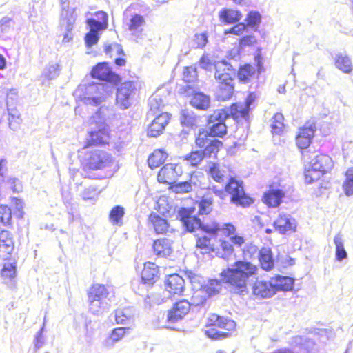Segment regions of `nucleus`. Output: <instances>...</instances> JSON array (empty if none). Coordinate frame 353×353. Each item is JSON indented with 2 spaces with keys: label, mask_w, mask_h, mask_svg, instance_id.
Returning <instances> with one entry per match:
<instances>
[{
  "label": "nucleus",
  "mask_w": 353,
  "mask_h": 353,
  "mask_svg": "<svg viewBox=\"0 0 353 353\" xmlns=\"http://www.w3.org/2000/svg\"><path fill=\"white\" fill-rule=\"evenodd\" d=\"M256 100V96L254 93H249L246 97L243 103H233L230 104L228 112V118L232 117L234 121L241 120L248 121L250 118V112L252 106H254Z\"/></svg>",
  "instance_id": "obj_13"
},
{
  "label": "nucleus",
  "mask_w": 353,
  "mask_h": 353,
  "mask_svg": "<svg viewBox=\"0 0 353 353\" xmlns=\"http://www.w3.org/2000/svg\"><path fill=\"white\" fill-rule=\"evenodd\" d=\"M75 9H72L70 13H67L61 17L60 28L62 31H73L76 21Z\"/></svg>",
  "instance_id": "obj_46"
},
{
  "label": "nucleus",
  "mask_w": 353,
  "mask_h": 353,
  "mask_svg": "<svg viewBox=\"0 0 353 353\" xmlns=\"http://www.w3.org/2000/svg\"><path fill=\"white\" fill-rule=\"evenodd\" d=\"M180 123L183 127L196 128L197 127V118L192 112L183 110L181 112Z\"/></svg>",
  "instance_id": "obj_45"
},
{
  "label": "nucleus",
  "mask_w": 353,
  "mask_h": 353,
  "mask_svg": "<svg viewBox=\"0 0 353 353\" xmlns=\"http://www.w3.org/2000/svg\"><path fill=\"white\" fill-rule=\"evenodd\" d=\"M5 261L8 262L3 265L0 271V275L5 282L12 283L17 276V261L15 258H11V259Z\"/></svg>",
  "instance_id": "obj_34"
},
{
  "label": "nucleus",
  "mask_w": 353,
  "mask_h": 353,
  "mask_svg": "<svg viewBox=\"0 0 353 353\" xmlns=\"http://www.w3.org/2000/svg\"><path fill=\"white\" fill-rule=\"evenodd\" d=\"M89 138L85 141L83 148H88L97 145H108L110 142V130L107 125L92 130L88 133Z\"/></svg>",
  "instance_id": "obj_18"
},
{
  "label": "nucleus",
  "mask_w": 353,
  "mask_h": 353,
  "mask_svg": "<svg viewBox=\"0 0 353 353\" xmlns=\"http://www.w3.org/2000/svg\"><path fill=\"white\" fill-rule=\"evenodd\" d=\"M316 130V123L311 121H307L298 129L295 137V143L301 150V159L303 161H308L310 159L311 152L308 148L314 137Z\"/></svg>",
  "instance_id": "obj_9"
},
{
  "label": "nucleus",
  "mask_w": 353,
  "mask_h": 353,
  "mask_svg": "<svg viewBox=\"0 0 353 353\" xmlns=\"http://www.w3.org/2000/svg\"><path fill=\"white\" fill-rule=\"evenodd\" d=\"M14 235L7 230H0V259L14 258Z\"/></svg>",
  "instance_id": "obj_17"
},
{
  "label": "nucleus",
  "mask_w": 353,
  "mask_h": 353,
  "mask_svg": "<svg viewBox=\"0 0 353 353\" xmlns=\"http://www.w3.org/2000/svg\"><path fill=\"white\" fill-rule=\"evenodd\" d=\"M220 283L218 281H212L210 283V285L206 287V292L210 295H212L219 292L220 289Z\"/></svg>",
  "instance_id": "obj_61"
},
{
  "label": "nucleus",
  "mask_w": 353,
  "mask_h": 353,
  "mask_svg": "<svg viewBox=\"0 0 353 353\" xmlns=\"http://www.w3.org/2000/svg\"><path fill=\"white\" fill-rule=\"evenodd\" d=\"M194 144L201 150L192 151L183 157L192 166H197L205 158L216 159L218 153L223 148V143L221 140L207 142L205 134L203 133L196 134Z\"/></svg>",
  "instance_id": "obj_4"
},
{
  "label": "nucleus",
  "mask_w": 353,
  "mask_h": 353,
  "mask_svg": "<svg viewBox=\"0 0 353 353\" xmlns=\"http://www.w3.org/2000/svg\"><path fill=\"white\" fill-rule=\"evenodd\" d=\"M139 87L134 81H125L117 88L116 105L121 110L130 108L138 96Z\"/></svg>",
  "instance_id": "obj_11"
},
{
  "label": "nucleus",
  "mask_w": 353,
  "mask_h": 353,
  "mask_svg": "<svg viewBox=\"0 0 353 353\" xmlns=\"http://www.w3.org/2000/svg\"><path fill=\"white\" fill-rule=\"evenodd\" d=\"M246 29V25L244 23H239L228 30L225 31V34H233L236 35H241Z\"/></svg>",
  "instance_id": "obj_59"
},
{
  "label": "nucleus",
  "mask_w": 353,
  "mask_h": 353,
  "mask_svg": "<svg viewBox=\"0 0 353 353\" xmlns=\"http://www.w3.org/2000/svg\"><path fill=\"white\" fill-rule=\"evenodd\" d=\"M258 268L252 263L243 260L235 261L231 268L224 269L220 274L221 280L228 284L236 293L247 289L248 279L257 273Z\"/></svg>",
  "instance_id": "obj_2"
},
{
  "label": "nucleus",
  "mask_w": 353,
  "mask_h": 353,
  "mask_svg": "<svg viewBox=\"0 0 353 353\" xmlns=\"http://www.w3.org/2000/svg\"><path fill=\"white\" fill-rule=\"evenodd\" d=\"M94 15L98 20L94 19H89L86 23L90 26L91 31L97 32L100 30H105L108 27V14L103 11H97Z\"/></svg>",
  "instance_id": "obj_37"
},
{
  "label": "nucleus",
  "mask_w": 353,
  "mask_h": 353,
  "mask_svg": "<svg viewBox=\"0 0 353 353\" xmlns=\"http://www.w3.org/2000/svg\"><path fill=\"white\" fill-rule=\"evenodd\" d=\"M109 292L102 284H92L88 291V298L90 305L101 307L104 300L108 298Z\"/></svg>",
  "instance_id": "obj_24"
},
{
  "label": "nucleus",
  "mask_w": 353,
  "mask_h": 353,
  "mask_svg": "<svg viewBox=\"0 0 353 353\" xmlns=\"http://www.w3.org/2000/svg\"><path fill=\"white\" fill-rule=\"evenodd\" d=\"M343 188L347 196L353 194V180L345 179L343 182Z\"/></svg>",
  "instance_id": "obj_63"
},
{
  "label": "nucleus",
  "mask_w": 353,
  "mask_h": 353,
  "mask_svg": "<svg viewBox=\"0 0 353 353\" xmlns=\"http://www.w3.org/2000/svg\"><path fill=\"white\" fill-rule=\"evenodd\" d=\"M124 215V209L120 205L114 206L110 212L109 219L114 225H121Z\"/></svg>",
  "instance_id": "obj_50"
},
{
  "label": "nucleus",
  "mask_w": 353,
  "mask_h": 353,
  "mask_svg": "<svg viewBox=\"0 0 353 353\" xmlns=\"http://www.w3.org/2000/svg\"><path fill=\"white\" fill-rule=\"evenodd\" d=\"M104 52L110 58L117 56L114 61L117 66L121 67L125 65L127 63L126 54L120 44L117 43L109 44L105 47Z\"/></svg>",
  "instance_id": "obj_31"
},
{
  "label": "nucleus",
  "mask_w": 353,
  "mask_h": 353,
  "mask_svg": "<svg viewBox=\"0 0 353 353\" xmlns=\"http://www.w3.org/2000/svg\"><path fill=\"white\" fill-rule=\"evenodd\" d=\"M254 60L256 63V68L250 63H245L239 67L236 77L240 83H248L251 82L263 70L262 57L257 54Z\"/></svg>",
  "instance_id": "obj_14"
},
{
  "label": "nucleus",
  "mask_w": 353,
  "mask_h": 353,
  "mask_svg": "<svg viewBox=\"0 0 353 353\" xmlns=\"http://www.w3.org/2000/svg\"><path fill=\"white\" fill-rule=\"evenodd\" d=\"M256 39H254V37L252 35H246V36H244L243 37H241L240 39H239V45L241 47L243 48V47H245L247 46H252L253 45L254 43H256Z\"/></svg>",
  "instance_id": "obj_62"
},
{
  "label": "nucleus",
  "mask_w": 353,
  "mask_h": 353,
  "mask_svg": "<svg viewBox=\"0 0 353 353\" xmlns=\"http://www.w3.org/2000/svg\"><path fill=\"white\" fill-rule=\"evenodd\" d=\"M114 163V158L110 153L102 150H94L87 154L82 167L85 171L103 170L110 168Z\"/></svg>",
  "instance_id": "obj_10"
},
{
  "label": "nucleus",
  "mask_w": 353,
  "mask_h": 353,
  "mask_svg": "<svg viewBox=\"0 0 353 353\" xmlns=\"http://www.w3.org/2000/svg\"><path fill=\"white\" fill-rule=\"evenodd\" d=\"M290 189V187L284 183L283 179L275 177V180L269 184L268 189L263 193L262 201L268 208H277Z\"/></svg>",
  "instance_id": "obj_7"
},
{
  "label": "nucleus",
  "mask_w": 353,
  "mask_h": 353,
  "mask_svg": "<svg viewBox=\"0 0 353 353\" xmlns=\"http://www.w3.org/2000/svg\"><path fill=\"white\" fill-rule=\"evenodd\" d=\"M168 157V153L164 149H155L148 158V164L151 169L162 165Z\"/></svg>",
  "instance_id": "obj_38"
},
{
  "label": "nucleus",
  "mask_w": 353,
  "mask_h": 353,
  "mask_svg": "<svg viewBox=\"0 0 353 353\" xmlns=\"http://www.w3.org/2000/svg\"><path fill=\"white\" fill-rule=\"evenodd\" d=\"M148 224L157 235L166 234L170 231L168 220L155 212L148 215Z\"/></svg>",
  "instance_id": "obj_29"
},
{
  "label": "nucleus",
  "mask_w": 353,
  "mask_h": 353,
  "mask_svg": "<svg viewBox=\"0 0 353 353\" xmlns=\"http://www.w3.org/2000/svg\"><path fill=\"white\" fill-rule=\"evenodd\" d=\"M145 23L144 17L139 14H134L132 16L129 24L128 29L131 32H136L141 30Z\"/></svg>",
  "instance_id": "obj_49"
},
{
  "label": "nucleus",
  "mask_w": 353,
  "mask_h": 353,
  "mask_svg": "<svg viewBox=\"0 0 353 353\" xmlns=\"http://www.w3.org/2000/svg\"><path fill=\"white\" fill-rule=\"evenodd\" d=\"M219 246L213 243L211 237L202 235L196 239L195 247L202 253H215L222 259H226L232 256L234 252V246L241 248L245 242L243 236L236 234V228L234 225L232 234L228 236L223 230L219 231Z\"/></svg>",
  "instance_id": "obj_1"
},
{
  "label": "nucleus",
  "mask_w": 353,
  "mask_h": 353,
  "mask_svg": "<svg viewBox=\"0 0 353 353\" xmlns=\"http://www.w3.org/2000/svg\"><path fill=\"white\" fill-rule=\"evenodd\" d=\"M191 304L188 300L181 299L175 302L168 311L167 321L176 323L181 320L190 310Z\"/></svg>",
  "instance_id": "obj_22"
},
{
  "label": "nucleus",
  "mask_w": 353,
  "mask_h": 353,
  "mask_svg": "<svg viewBox=\"0 0 353 353\" xmlns=\"http://www.w3.org/2000/svg\"><path fill=\"white\" fill-rule=\"evenodd\" d=\"M199 65L203 70L211 71L212 69L215 71V65L216 61H212L208 54H203L199 59Z\"/></svg>",
  "instance_id": "obj_56"
},
{
  "label": "nucleus",
  "mask_w": 353,
  "mask_h": 353,
  "mask_svg": "<svg viewBox=\"0 0 353 353\" xmlns=\"http://www.w3.org/2000/svg\"><path fill=\"white\" fill-rule=\"evenodd\" d=\"M130 330L131 328L130 327H118L114 328L107 339L106 345H110L123 340L130 334Z\"/></svg>",
  "instance_id": "obj_40"
},
{
  "label": "nucleus",
  "mask_w": 353,
  "mask_h": 353,
  "mask_svg": "<svg viewBox=\"0 0 353 353\" xmlns=\"http://www.w3.org/2000/svg\"><path fill=\"white\" fill-rule=\"evenodd\" d=\"M216 83L214 95L218 100L225 101L232 99L234 94V80L216 81Z\"/></svg>",
  "instance_id": "obj_28"
},
{
  "label": "nucleus",
  "mask_w": 353,
  "mask_h": 353,
  "mask_svg": "<svg viewBox=\"0 0 353 353\" xmlns=\"http://www.w3.org/2000/svg\"><path fill=\"white\" fill-rule=\"evenodd\" d=\"M252 294L256 299H266L274 294L271 281L256 280L252 286Z\"/></svg>",
  "instance_id": "obj_30"
},
{
  "label": "nucleus",
  "mask_w": 353,
  "mask_h": 353,
  "mask_svg": "<svg viewBox=\"0 0 353 353\" xmlns=\"http://www.w3.org/2000/svg\"><path fill=\"white\" fill-rule=\"evenodd\" d=\"M148 105L149 109L148 110L147 115L153 117L162 110L165 106V103L159 94L154 93L149 98Z\"/></svg>",
  "instance_id": "obj_42"
},
{
  "label": "nucleus",
  "mask_w": 353,
  "mask_h": 353,
  "mask_svg": "<svg viewBox=\"0 0 353 353\" xmlns=\"http://www.w3.org/2000/svg\"><path fill=\"white\" fill-rule=\"evenodd\" d=\"M334 63L336 67L345 74L351 73L353 70L351 60L347 55L338 54Z\"/></svg>",
  "instance_id": "obj_43"
},
{
  "label": "nucleus",
  "mask_w": 353,
  "mask_h": 353,
  "mask_svg": "<svg viewBox=\"0 0 353 353\" xmlns=\"http://www.w3.org/2000/svg\"><path fill=\"white\" fill-rule=\"evenodd\" d=\"M171 114L166 112L159 113L148 125L147 135L151 137H157L164 132L166 126L170 123Z\"/></svg>",
  "instance_id": "obj_19"
},
{
  "label": "nucleus",
  "mask_w": 353,
  "mask_h": 353,
  "mask_svg": "<svg viewBox=\"0 0 353 353\" xmlns=\"http://www.w3.org/2000/svg\"><path fill=\"white\" fill-rule=\"evenodd\" d=\"M192 182L185 181L183 182L176 183V181L170 186V188L176 194L188 193L192 190Z\"/></svg>",
  "instance_id": "obj_51"
},
{
  "label": "nucleus",
  "mask_w": 353,
  "mask_h": 353,
  "mask_svg": "<svg viewBox=\"0 0 353 353\" xmlns=\"http://www.w3.org/2000/svg\"><path fill=\"white\" fill-rule=\"evenodd\" d=\"M195 208H183L180 210L181 219L187 230L194 232L200 229L202 232L212 236H217L219 231L223 230L228 236L232 234L234 224L225 223L221 224L218 221L213 219L207 223H202L201 219L195 214Z\"/></svg>",
  "instance_id": "obj_3"
},
{
  "label": "nucleus",
  "mask_w": 353,
  "mask_h": 353,
  "mask_svg": "<svg viewBox=\"0 0 353 353\" xmlns=\"http://www.w3.org/2000/svg\"><path fill=\"white\" fill-rule=\"evenodd\" d=\"M274 228L281 234H288L294 232L296 230L295 219L286 213L278 215L273 223Z\"/></svg>",
  "instance_id": "obj_23"
},
{
  "label": "nucleus",
  "mask_w": 353,
  "mask_h": 353,
  "mask_svg": "<svg viewBox=\"0 0 353 353\" xmlns=\"http://www.w3.org/2000/svg\"><path fill=\"white\" fill-rule=\"evenodd\" d=\"M159 267L154 262L146 261L143 263L140 273L141 282L148 286H152L160 279Z\"/></svg>",
  "instance_id": "obj_21"
},
{
  "label": "nucleus",
  "mask_w": 353,
  "mask_h": 353,
  "mask_svg": "<svg viewBox=\"0 0 353 353\" xmlns=\"http://www.w3.org/2000/svg\"><path fill=\"white\" fill-rule=\"evenodd\" d=\"M194 41L197 48L204 47L208 42V36L206 33L203 32L195 34Z\"/></svg>",
  "instance_id": "obj_60"
},
{
  "label": "nucleus",
  "mask_w": 353,
  "mask_h": 353,
  "mask_svg": "<svg viewBox=\"0 0 353 353\" xmlns=\"http://www.w3.org/2000/svg\"><path fill=\"white\" fill-rule=\"evenodd\" d=\"M12 19L8 17H4L0 20V29L1 31L6 30L10 28Z\"/></svg>",
  "instance_id": "obj_64"
},
{
  "label": "nucleus",
  "mask_w": 353,
  "mask_h": 353,
  "mask_svg": "<svg viewBox=\"0 0 353 353\" xmlns=\"http://www.w3.org/2000/svg\"><path fill=\"white\" fill-rule=\"evenodd\" d=\"M99 39V36L97 32L90 30L85 36V42L88 47L90 48L96 44Z\"/></svg>",
  "instance_id": "obj_58"
},
{
  "label": "nucleus",
  "mask_w": 353,
  "mask_h": 353,
  "mask_svg": "<svg viewBox=\"0 0 353 353\" xmlns=\"http://www.w3.org/2000/svg\"><path fill=\"white\" fill-rule=\"evenodd\" d=\"M90 75L92 79L114 85H118L121 81V77L112 70L106 61L95 64L90 70Z\"/></svg>",
  "instance_id": "obj_12"
},
{
  "label": "nucleus",
  "mask_w": 353,
  "mask_h": 353,
  "mask_svg": "<svg viewBox=\"0 0 353 353\" xmlns=\"http://www.w3.org/2000/svg\"><path fill=\"white\" fill-rule=\"evenodd\" d=\"M271 132L274 134L281 135L283 133L285 129L284 117L280 112L274 114L271 119Z\"/></svg>",
  "instance_id": "obj_44"
},
{
  "label": "nucleus",
  "mask_w": 353,
  "mask_h": 353,
  "mask_svg": "<svg viewBox=\"0 0 353 353\" xmlns=\"http://www.w3.org/2000/svg\"><path fill=\"white\" fill-rule=\"evenodd\" d=\"M182 174L183 169L180 163H170L161 168L157 174V181L160 183L172 185Z\"/></svg>",
  "instance_id": "obj_15"
},
{
  "label": "nucleus",
  "mask_w": 353,
  "mask_h": 353,
  "mask_svg": "<svg viewBox=\"0 0 353 353\" xmlns=\"http://www.w3.org/2000/svg\"><path fill=\"white\" fill-rule=\"evenodd\" d=\"M13 214L18 218L23 216V203L21 201L17 203L16 209L12 211V208L7 204H0V225L6 227H12L13 224Z\"/></svg>",
  "instance_id": "obj_20"
},
{
  "label": "nucleus",
  "mask_w": 353,
  "mask_h": 353,
  "mask_svg": "<svg viewBox=\"0 0 353 353\" xmlns=\"http://www.w3.org/2000/svg\"><path fill=\"white\" fill-rule=\"evenodd\" d=\"M214 194L218 196L221 199H223L225 195L223 191L221 189H217L216 186L208 188L205 193L201 196V199L199 201H195L199 205V214L207 215L212 211Z\"/></svg>",
  "instance_id": "obj_16"
},
{
  "label": "nucleus",
  "mask_w": 353,
  "mask_h": 353,
  "mask_svg": "<svg viewBox=\"0 0 353 353\" xmlns=\"http://www.w3.org/2000/svg\"><path fill=\"white\" fill-rule=\"evenodd\" d=\"M165 288L171 296H182L185 290V280L178 274H170L165 281Z\"/></svg>",
  "instance_id": "obj_25"
},
{
  "label": "nucleus",
  "mask_w": 353,
  "mask_h": 353,
  "mask_svg": "<svg viewBox=\"0 0 353 353\" xmlns=\"http://www.w3.org/2000/svg\"><path fill=\"white\" fill-rule=\"evenodd\" d=\"M219 16L220 20L226 24L236 23L242 17V14L239 11L226 8L222 9L219 12Z\"/></svg>",
  "instance_id": "obj_41"
},
{
  "label": "nucleus",
  "mask_w": 353,
  "mask_h": 353,
  "mask_svg": "<svg viewBox=\"0 0 353 353\" xmlns=\"http://www.w3.org/2000/svg\"><path fill=\"white\" fill-rule=\"evenodd\" d=\"M246 26L256 27L261 23V15L257 12H250L246 17Z\"/></svg>",
  "instance_id": "obj_57"
},
{
  "label": "nucleus",
  "mask_w": 353,
  "mask_h": 353,
  "mask_svg": "<svg viewBox=\"0 0 353 353\" xmlns=\"http://www.w3.org/2000/svg\"><path fill=\"white\" fill-rule=\"evenodd\" d=\"M1 185L4 183L7 188L14 192H19L22 190V186L19 180L14 177H10L7 179H2L1 180Z\"/></svg>",
  "instance_id": "obj_54"
},
{
  "label": "nucleus",
  "mask_w": 353,
  "mask_h": 353,
  "mask_svg": "<svg viewBox=\"0 0 353 353\" xmlns=\"http://www.w3.org/2000/svg\"><path fill=\"white\" fill-rule=\"evenodd\" d=\"M183 80L188 83L196 82L198 74L196 68L192 66L185 67L183 72Z\"/></svg>",
  "instance_id": "obj_52"
},
{
  "label": "nucleus",
  "mask_w": 353,
  "mask_h": 353,
  "mask_svg": "<svg viewBox=\"0 0 353 353\" xmlns=\"http://www.w3.org/2000/svg\"><path fill=\"white\" fill-rule=\"evenodd\" d=\"M131 312L129 309H117L114 312L115 321L117 324H123L131 318Z\"/></svg>",
  "instance_id": "obj_53"
},
{
  "label": "nucleus",
  "mask_w": 353,
  "mask_h": 353,
  "mask_svg": "<svg viewBox=\"0 0 353 353\" xmlns=\"http://www.w3.org/2000/svg\"><path fill=\"white\" fill-rule=\"evenodd\" d=\"M310 165V167L305 172V181L307 183H313L319 181L325 173L311 165Z\"/></svg>",
  "instance_id": "obj_48"
},
{
  "label": "nucleus",
  "mask_w": 353,
  "mask_h": 353,
  "mask_svg": "<svg viewBox=\"0 0 353 353\" xmlns=\"http://www.w3.org/2000/svg\"><path fill=\"white\" fill-rule=\"evenodd\" d=\"M152 250L158 257L169 256L173 251L172 242L166 238H160L154 241Z\"/></svg>",
  "instance_id": "obj_32"
},
{
  "label": "nucleus",
  "mask_w": 353,
  "mask_h": 353,
  "mask_svg": "<svg viewBox=\"0 0 353 353\" xmlns=\"http://www.w3.org/2000/svg\"><path fill=\"white\" fill-rule=\"evenodd\" d=\"M205 334L212 340H220L230 336V331L236 328L235 322L227 317L211 314L206 319Z\"/></svg>",
  "instance_id": "obj_5"
},
{
  "label": "nucleus",
  "mask_w": 353,
  "mask_h": 353,
  "mask_svg": "<svg viewBox=\"0 0 353 353\" xmlns=\"http://www.w3.org/2000/svg\"><path fill=\"white\" fill-rule=\"evenodd\" d=\"M236 73L233 66L225 61H217L214 71L215 81L234 80Z\"/></svg>",
  "instance_id": "obj_27"
},
{
  "label": "nucleus",
  "mask_w": 353,
  "mask_h": 353,
  "mask_svg": "<svg viewBox=\"0 0 353 353\" xmlns=\"http://www.w3.org/2000/svg\"><path fill=\"white\" fill-rule=\"evenodd\" d=\"M225 191L230 195V202L242 208H248L254 203V199L245 191L243 181L230 177L225 185Z\"/></svg>",
  "instance_id": "obj_8"
},
{
  "label": "nucleus",
  "mask_w": 353,
  "mask_h": 353,
  "mask_svg": "<svg viewBox=\"0 0 353 353\" xmlns=\"http://www.w3.org/2000/svg\"><path fill=\"white\" fill-rule=\"evenodd\" d=\"M208 174L212 179L218 183H221L224 180V176L221 173L218 163H213L209 168Z\"/></svg>",
  "instance_id": "obj_55"
},
{
  "label": "nucleus",
  "mask_w": 353,
  "mask_h": 353,
  "mask_svg": "<svg viewBox=\"0 0 353 353\" xmlns=\"http://www.w3.org/2000/svg\"><path fill=\"white\" fill-rule=\"evenodd\" d=\"M91 96L83 98V102L88 105L98 106L105 102L108 96L106 87L100 83H94Z\"/></svg>",
  "instance_id": "obj_26"
},
{
  "label": "nucleus",
  "mask_w": 353,
  "mask_h": 353,
  "mask_svg": "<svg viewBox=\"0 0 353 353\" xmlns=\"http://www.w3.org/2000/svg\"><path fill=\"white\" fill-rule=\"evenodd\" d=\"M260 267L265 271H270L274 268V260L271 249L263 247L258 254Z\"/></svg>",
  "instance_id": "obj_35"
},
{
  "label": "nucleus",
  "mask_w": 353,
  "mask_h": 353,
  "mask_svg": "<svg viewBox=\"0 0 353 353\" xmlns=\"http://www.w3.org/2000/svg\"><path fill=\"white\" fill-rule=\"evenodd\" d=\"M334 243L336 246L335 257L337 261H342L347 257V253L345 250L343 240L340 234L334 237Z\"/></svg>",
  "instance_id": "obj_47"
},
{
  "label": "nucleus",
  "mask_w": 353,
  "mask_h": 353,
  "mask_svg": "<svg viewBox=\"0 0 353 353\" xmlns=\"http://www.w3.org/2000/svg\"><path fill=\"white\" fill-rule=\"evenodd\" d=\"M274 294L278 291H290L293 288L294 279L287 276L276 275L271 279Z\"/></svg>",
  "instance_id": "obj_36"
},
{
  "label": "nucleus",
  "mask_w": 353,
  "mask_h": 353,
  "mask_svg": "<svg viewBox=\"0 0 353 353\" xmlns=\"http://www.w3.org/2000/svg\"><path fill=\"white\" fill-rule=\"evenodd\" d=\"M192 106L197 110H206L210 105V99L209 96L198 92L192 94L190 101Z\"/></svg>",
  "instance_id": "obj_39"
},
{
  "label": "nucleus",
  "mask_w": 353,
  "mask_h": 353,
  "mask_svg": "<svg viewBox=\"0 0 353 353\" xmlns=\"http://www.w3.org/2000/svg\"><path fill=\"white\" fill-rule=\"evenodd\" d=\"M304 162L314 166L324 173L330 172L333 168V161L332 158L325 154L316 155L314 161L310 159L308 161Z\"/></svg>",
  "instance_id": "obj_33"
},
{
  "label": "nucleus",
  "mask_w": 353,
  "mask_h": 353,
  "mask_svg": "<svg viewBox=\"0 0 353 353\" xmlns=\"http://www.w3.org/2000/svg\"><path fill=\"white\" fill-rule=\"evenodd\" d=\"M228 118V111L225 109L214 110L212 114L207 117L206 123L208 130L201 129L197 134H205V139L208 143L214 140H218L217 139H210V137L223 138L228 134V127L225 124V120Z\"/></svg>",
  "instance_id": "obj_6"
}]
</instances>
